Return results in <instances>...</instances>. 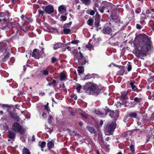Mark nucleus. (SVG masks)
<instances>
[{
  "label": "nucleus",
  "instance_id": "f257e3e1",
  "mask_svg": "<svg viewBox=\"0 0 154 154\" xmlns=\"http://www.w3.org/2000/svg\"><path fill=\"white\" fill-rule=\"evenodd\" d=\"M141 38L142 42L138 44L139 46L135 52V56L138 58L146 56L151 48L150 39L148 36L145 35H142Z\"/></svg>",
  "mask_w": 154,
  "mask_h": 154
},
{
  "label": "nucleus",
  "instance_id": "f03ea898",
  "mask_svg": "<svg viewBox=\"0 0 154 154\" xmlns=\"http://www.w3.org/2000/svg\"><path fill=\"white\" fill-rule=\"evenodd\" d=\"M84 88L85 90V92L89 94H93L94 95H97L100 91V89L98 87L93 84H91L88 86L85 85Z\"/></svg>",
  "mask_w": 154,
  "mask_h": 154
},
{
  "label": "nucleus",
  "instance_id": "7ed1b4c3",
  "mask_svg": "<svg viewBox=\"0 0 154 154\" xmlns=\"http://www.w3.org/2000/svg\"><path fill=\"white\" fill-rule=\"evenodd\" d=\"M115 122H110L106 126L105 130V134L106 135L111 134L116 128Z\"/></svg>",
  "mask_w": 154,
  "mask_h": 154
},
{
  "label": "nucleus",
  "instance_id": "20e7f679",
  "mask_svg": "<svg viewBox=\"0 0 154 154\" xmlns=\"http://www.w3.org/2000/svg\"><path fill=\"white\" fill-rule=\"evenodd\" d=\"M76 58L78 60L79 65H84L87 62L85 57L83 56L81 52H79V53H77L75 55L74 59H75Z\"/></svg>",
  "mask_w": 154,
  "mask_h": 154
},
{
  "label": "nucleus",
  "instance_id": "39448f33",
  "mask_svg": "<svg viewBox=\"0 0 154 154\" xmlns=\"http://www.w3.org/2000/svg\"><path fill=\"white\" fill-rule=\"evenodd\" d=\"M119 111L118 110H117L114 112L113 111H111L109 109L106 108V114H108L111 118H113L114 119L116 120L118 117L119 116Z\"/></svg>",
  "mask_w": 154,
  "mask_h": 154
},
{
  "label": "nucleus",
  "instance_id": "423d86ee",
  "mask_svg": "<svg viewBox=\"0 0 154 154\" xmlns=\"http://www.w3.org/2000/svg\"><path fill=\"white\" fill-rule=\"evenodd\" d=\"M12 129L15 132L22 134L24 132V129L17 122H14L13 123L12 125Z\"/></svg>",
  "mask_w": 154,
  "mask_h": 154
},
{
  "label": "nucleus",
  "instance_id": "0eeeda50",
  "mask_svg": "<svg viewBox=\"0 0 154 154\" xmlns=\"http://www.w3.org/2000/svg\"><path fill=\"white\" fill-rule=\"evenodd\" d=\"M9 115L12 118L15 119L17 122L20 121V118L16 113L10 112L9 113Z\"/></svg>",
  "mask_w": 154,
  "mask_h": 154
},
{
  "label": "nucleus",
  "instance_id": "6e6552de",
  "mask_svg": "<svg viewBox=\"0 0 154 154\" xmlns=\"http://www.w3.org/2000/svg\"><path fill=\"white\" fill-rule=\"evenodd\" d=\"M32 56L36 59H38L40 57H42V54H40L39 51H37V49H34L33 51Z\"/></svg>",
  "mask_w": 154,
  "mask_h": 154
},
{
  "label": "nucleus",
  "instance_id": "1a4fd4ad",
  "mask_svg": "<svg viewBox=\"0 0 154 154\" xmlns=\"http://www.w3.org/2000/svg\"><path fill=\"white\" fill-rule=\"evenodd\" d=\"M45 11L47 13L49 14H51L53 12L54 8L51 5H48L45 7Z\"/></svg>",
  "mask_w": 154,
  "mask_h": 154
},
{
  "label": "nucleus",
  "instance_id": "9d476101",
  "mask_svg": "<svg viewBox=\"0 0 154 154\" xmlns=\"http://www.w3.org/2000/svg\"><path fill=\"white\" fill-rule=\"evenodd\" d=\"M103 33L105 34H109L112 32V30L109 27L107 26L103 29Z\"/></svg>",
  "mask_w": 154,
  "mask_h": 154
},
{
  "label": "nucleus",
  "instance_id": "9b49d317",
  "mask_svg": "<svg viewBox=\"0 0 154 154\" xmlns=\"http://www.w3.org/2000/svg\"><path fill=\"white\" fill-rule=\"evenodd\" d=\"M48 71L47 69L42 70L40 71V73L38 74V77H41V76H42L43 75L45 76L48 75Z\"/></svg>",
  "mask_w": 154,
  "mask_h": 154
},
{
  "label": "nucleus",
  "instance_id": "f8f14e48",
  "mask_svg": "<svg viewBox=\"0 0 154 154\" xmlns=\"http://www.w3.org/2000/svg\"><path fill=\"white\" fill-rule=\"evenodd\" d=\"M100 19V17L99 15H96V18H95V21L94 22V25L96 26H97L99 25Z\"/></svg>",
  "mask_w": 154,
  "mask_h": 154
},
{
  "label": "nucleus",
  "instance_id": "ddd939ff",
  "mask_svg": "<svg viewBox=\"0 0 154 154\" xmlns=\"http://www.w3.org/2000/svg\"><path fill=\"white\" fill-rule=\"evenodd\" d=\"M38 143V146L41 147L42 150L43 151V148L45 147L46 146V142L45 141H42L41 142H39Z\"/></svg>",
  "mask_w": 154,
  "mask_h": 154
},
{
  "label": "nucleus",
  "instance_id": "4468645a",
  "mask_svg": "<svg viewBox=\"0 0 154 154\" xmlns=\"http://www.w3.org/2000/svg\"><path fill=\"white\" fill-rule=\"evenodd\" d=\"M86 129L91 133H94L95 132V129L92 127L88 126L87 127Z\"/></svg>",
  "mask_w": 154,
  "mask_h": 154
},
{
  "label": "nucleus",
  "instance_id": "2eb2a0df",
  "mask_svg": "<svg viewBox=\"0 0 154 154\" xmlns=\"http://www.w3.org/2000/svg\"><path fill=\"white\" fill-rule=\"evenodd\" d=\"M47 146L48 148L49 149H51L54 146V143L53 142L51 141L47 143Z\"/></svg>",
  "mask_w": 154,
  "mask_h": 154
},
{
  "label": "nucleus",
  "instance_id": "dca6fc26",
  "mask_svg": "<svg viewBox=\"0 0 154 154\" xmlns=\"http://www.w3.org/2000/svg\"><path fill=\"white\" fill-rule=\"evenodd\" d=\"M58 10L61 14H62L66 11L64 6L62 5L60 6L59 7Z\"/></svg>",
  "mask_w": 154,
  "mask_h": 154
},
{
  "label": "nucleus",
  "instance_id": "f3484780",
  "mask_svg": "<svg viewBox=\"0 0 154 154\" xmlns=\"http://www.w3.org/2000/svg\"><path fill=\"white\" fill-rule=\"evenodd\" d=\"M8 137L11 139H14V138L15 134L13 132L9 131L8 134Z\"/></svg>",
  "mask_w": 154,
  "mask_h": 154
},
{
  "label": "nucleus",
  "instance_id": "a211bd4d",
  "mask_svg": "<svg viewBox=\"0 0 154 154\" xmlns=\"http://www.w3.org/2000/svg\"><path fill=\"white\" fill-rule=\"evenodd\" d=\"M6 44L5 43H0V50L3 51L6 47Z\"/></svg>",
  "mask_w": 154,
  "mask_h": 154
},
{
  "label": "nucleus",
  "instance_id": "6ab92c4d",
  "mask_svg": "<svg viewBox=\"0 0 154 154\" xmlns=\"http://www.w3.org/2000/svg\"><path fill=\"white\" fill-rule=\"evenodd\" d=\"M23 154H31V153L29 150L27 148H24L23 150Z\"/></svg>",
  "mask_w": 154,
  "mask_h": 154
},
{
  "label": "nucleus",
  "instance_id": "aec40b11",
  "mask_svg": "<svg viewBox=\"0 0 154 154\" xmlns=\"http://www.w3.org/2000/svg\"><path fill=\"white\" fill-rule=\"evenodd\" d=\"M78 71L79 73H82L84 72L83 67L82 66H79L78 67Z\"/></svg>",
  "mask_w": 154,
  "mask_h": 154
},
{
  "label": "nucleus",
  "instance_id": "412c9836",
  "mask_svg": "<svg viewBox=\"0 0 154 154\" xmlns=\"http://www.w3.org/2000/svg\"><path fill=\"white\" fill-rule=\"evenodd\" d=\"M71 30L69 28H64L63 32L65 34H68L71 32Z\"/></svg>",
  "mask_w": 154,
  "mask_h": 154
},
{
  "label": "nucleus",
  "instance_id": "4be33fe9",
  "mask_svg": "<svg viewBox=\"0 0 154 154\" xmlns=\"http://www.w3.org/2000/svg\"><path fill=\"white\" fill-rule=\"evenodd\" d=\"M82 2L86 5H88L90 4V0H81Z\"/></svg>",
  "mask_w": 154,
  "mask_h": 154
},
{
  "label": "nucleus",
  "instance_id": "5701e85b",
  "mask_svg": "<svg viewBox=\"0 0 154 154\" xmlns=\"http://www.w3.org/2000/svg\"><path fill=\"white\" fill-rule=\"evenodd\" d=\"M93 22L94 21L93 20L91 19H89L88 20L87 23L88 25L91 26L93 24Z\"/></svg>",
  "mask_w": 154,
  "mask_h": 154
},
{
  "label": "nucleus",
  "instance_id": "b1692460",
  "mask_svg": "<svg viewBox=\"0 0 154 154\" xmlns=\"http://www.w3.org/2000/svg\"><path fill=\"white\" fill-rule=\"evenodd\" d=\"M130 85L132 90L134 91H136L137 88L136 85H134V83L133 82H131L130 83Z\"/></svg>",
  "mask_w": 154,
  "mask_h": 154
},
{
  "label": "nucleus",
  "instance_id": "393cba45",
  "mask_svg": "<svg viewBox=\"0 0 154 154\" xmlns=\"http://www.w3.org/2000/svg\"><path fill=\"white\" fill-rule=\"evenodd\" d=\"M62 45L61 43H58L57 44H56L54 47V49L56 50L58 48L60 47Z\"/></svg>",
  "mask_w": 154,
  "mask_h": 154
},
{
  "label": "nucleus",
  "instance_id": "a878e982",
  "mask_svg": "<svg viewBox=\"0 0 154 154\" xmlns=\"http://www.w3.org/2000/svg\"><path fill=\"white\" fill-rule=\"evenodd\" d=\"M112 20H118L119 18V16L117 15L113 14L111 15V16Z\"/></svg>",
  "mask_w": 154,
  "mask_h": 154
},
{
  "label": "nucleus",
  "instance_id": "bb28decb",
  "mask_svg": "<svg viewBox=\"0 0 154 154\" xmlns=\"http://www.w3.org/2000/svg\"><path fill=\"white\" fill-rule=\"evenodd\" d=\"M66 76L63 73H61L60 75V80L61 81L64 80L66 79Z\"/></svg>",
  "mask_w": 154,
  "mask_h": 154
},
{
  "label": "nucleus",
  "instance_id": "cd10ccee",
  "mask_svg": "<svg viewBox=\"0 0 154 154\" xmlns=\"http://www.w3.org/2000/svg\"><path fill=\"white\" fill-rule=\"evenodd\" d=\"M129 116L130 117L135 118L137 116V114L136 112H133L131 113V114H130Z\"/></svg>",
  "mask_w": 154,
  "mask_h": 154
},
{
  "label": "nucleus",
  "instance_id": "c85d7f7f",
  "mask_svg": "<svg viewBox=\"0 0 154 154\" xmlns=\"http://www.w3.org/2000/svg\"><path fill=\"white\" fill-rule=\"evenodd\" d=\"M106 9H107L104 6H103L101 8H100L99 9L100 11L102 13H103L104 10H106Z\"/></svg>",
  "mask_w": 154,
  "mask_h": 154
},
{
  "label": "nucleus",
  "instance_id": "c756f323",
  "mask_svg": "<svg viewBox=\"0 0 154 154\" xmlns=\"http://www.w3.org/2000/svg\"><path fill=\"white\" fill-rule=\"evenodd\" d=\"M48 103L45 106V109H46L47 111L49 113L50 111L49 107L48 106Z\"/></svg>",
  "mask_w": 154,
  "mask_h": 154
},
{
  "label": "nucleus",
  "instance_id": "7c9ffc66",
  "mask_svg": "<svg viewBox=\"0 0 154 154\" xmlns=\"http://www.w3.org/2000/svg\"><path fill=\"white\" fill-rule=\"evenodd\" d=\"M95 113L98 115H103V113L99 110H97L95 111Z\"/></svg>",
  "mask_w": 154,
  "mask_h": 154
},
{
  "label": "nucleus",
  "instance_id": "2f4dec72",
  "mask_svg": "<svg viewBox=\"0 0 154 154\" xmlns=\"http://www.w3.org/2000/svg\"><path fill=\"white\" fill-rule=\"evenodd\" d=\"M148 81L149 82H151L154 81V75L151 76L148 80Z\"/></svg>",
  "mask_w": 154,
  "mask_h": 154
},
{
  "label": "nucleus",
  "instance_id": "473e14b6",
  "mask_svg": "<svg viewBox=\"0 0 154 154\" xmlns=\"http://www.w3.org/2000/svg\"><path fill=\"white\" fill-rule=\"evenodd\" d=\"M53 119V117L52 116H50L48 119V123L51 124L52 123V120Z\"/></svg>",
  "mask_w": 154,
  "mask_h": 154
},
{
  "label": "nucleus",
  "instance_id": "72a5a7b5",
  "mask_svg": "<svg viewBox=\"0 0 154 154\" xmlns=\"http://www.w3.org/2000/svg\"><path fill=\"white\" fill-rule=\"evenodd\" d=\"M81 115L85 119H86L88 118V116L85 114L82 113L81 114Z\"/></svg>",
  "mask_w": 154,
  "mask_h": 154
},
{
  "label": "nucleus",
  "instance_id": "f704fd0d",
  "mask_svg": "<svg viewBox=\"0 0 154 154\" xmlns=\"http://www.w3.org/2000/svg\"><path fill=\"white\" fill-rule=\"evenodd\" d=\"M57 61L56 58L55 57H52L51 58V62L52 63H54Z\"/></svg>",
  "mask_w": 154,
  "mask_h": 154
},
{
  "label": "nucleus",
  "instance_id": "c9c22d12",
  "mask_svg": "<svg viewBox=\"0 0 154 154\" xmlns=\"http://www.w3.org/2000/svg\"><path fill=\"white\" fill-rule=\"evenodd\" d=\"M126 94L123 95L122 94L121 97V99L122 100H126Z\"/></svg>",
  "mask_w": 154,
  "mask_h": 154
},
{
  "label": "nucleus",
  "instance_id": "e433bc0d",
  "mask_svg": "<svg viewBox=\"0 0 154 154\" xmlns=\"http://www.w3.org/2000/svg\"><path fill=\"white\" fill-rule=\"evenodd\" d=\"M88 11L90 12L89 14L91 15H94L95 14V11L94 10H88Z\"/></svg>",
  "mask_w": 154,
  "mask_h": 154
},
{
  "label": "nucleus",
  "instance_id": "4c0bfd02",
  "mask_svg": "<svg viewBox=\"0 0 154 154\" xmlns=\"http://www.w3.org/2000/svg\"><path fill=\"white\" fill-rule=\"evenodd\" d=\"M130 148L131 152H134V146L133 145H131L130 146Z\"/></svg>",
  "mask_w": 154,
  "mask_h": 154
},
{
  "label": "nucleus",
  "instance_id": "58836bf2",
  "mask_svg": "<svg viewBox=\"0 0 154 154\" xmlns=\"http://www.w3.org/2000/svg\"><path fill=\"white\" fill-rule=\"evenodd\" d=\"M56 82V81L55 80H53L52 82H51L49 83L48 85L50 86L51 85L54 84Z\"/></svg>",
  "mask_w": 154,
  "mask_h": 154
},
{
  "label": "nucleus",
  "instance_id": "ea45409f",
  "mask_svg": "<svg viewBox=\"0 0 154 154\" xmlns=\"http://www.w3.org/2000/svg\"><path fill=\"white\" fill-rule=\"evenodd\" d=\"M61 18L62 21H65L66 20L67 17L66 16L62 15L61 17Z\"/></svg>",
  "mask_w": 154,
  "mask_h": 154
},
{
  "label": "nucleus",
  "instance_id": "a19ab883",
  "mask_svg": "<svg viewBox=\"0 0 154 154\" xmlns=\"http://www.w3.org/2000/svg\"><path fill=\"white\" fill-rule=\"evenodd\" d=\"M82 87L81 85H79L76 88V90H77V92H80L81 88Z\"/></svg>",
  "mask_w": 154,
  "mask_h": 154
},
{
  "label": "nucleus",
  "instance_id": "79ce46f5",
  "mask_svg": "<svg viewBox=\"0 0 154 154\" xmlns=\"http://www.w3.org/2000/svg\"><path fill=\"white\" fill-rule=\"evenodd\" d=\"M79 42V41L77 40H75L72 41L71 43L72 44H76Z\"/></svg>",
  "mask_w": 154,
  "mask_h": 154
},
{
  "label": "nucleus",
  "instance_id": "37998d69",
  "mask_svg": "<svg viewBox=\"0 0 154 154\" xmlns=\"http://www.w3.org/2000/svg\"><path fill=\"white\" fill-rule=\"evenodd\" d=\"M131 66L130 64L128 65V71H131Z\"/></svg>",
  "mask_w": 154,
  "mask_h": 154
},
{
  "label": "nucleus",
  "instance_id": "c03bdc74",
  "mask_svg": "<svg viewBox=\"0 0 154 154\" xmlns=\"http://www.w3.org/2000/svg\"><path fill=\"white\" fill-rule=\"evenodd\" d=\"M119 26H124V25H123V22L122 21H121L120 20H119Z\"/></svg>",
  "mask_w": 154,
  "mask_h": 154
},
{
  "label": "nucleus",
  "instance_id": "a18cd8bd",
  "mask_svg": "<svg viewBox=\"0 0 154 154\" xmlns=\"http://www.w3.org/2000/svg\"><path fill=\"white\" fill-rule=\"evenodd\" d=\"M140 100L141 99H140L138 98L137 97H135L134 99V101H135L136 102H139L140 101Z\"/></svg>",
  "mask_w": 154,
  "mask_h": 154
},
{
  "label": "nucleus",
  "instance_id": "49530a36",
  "mask_svg": "<svg viewBox=\"0 0 154 154\" xmlns=\"http://www.w3.org/2000/svg\"><path fill=\"white\" fill-rule=\"evenodd\" d=\"M71 24H72V22H70L68 24H65V27L67 26L68 27H69V26H70Z\"/></svg>",
  "mask_w": 154,
  "mask_h": 154
},
{
  "label": "nucleus",
  "instance_id": "de8ad7c7",
  "mask_svg": "<svg viewBox=\"0 0 154 154\" xmlns=\"http://www.w3.org/2000/svg\"><path fill=\"white\" fill-rule=\"evenodd\" d=\"M38 12L39 14H41L42 15L44 13V12L41 10H39Z\"/></svg>",
  "mask_w": 154,
  "mask_h": 154
},
{
  "label": "nucleus",
  "instance_id": "09e8293b",
  "mask_svg": "<svg viewBox=\"0 0 154 154\" xmlns=\"http://www.w3.org/2000/svg\"><path fill=\"white\" fill-rule=\"evenodd\" d=\"M39 52L40 53V54H42V56L43 57V55L44 54L43 49H42V50H41V51L40 52Z\"/></svg>",
  "mask_w": 154,
  "mask_h": 154
},
{
  "label": "nucleus",
  "instance_id": "8fccbe9b",
  "mask_svg": "<svg viewBox=\"0 0 154 154\" xmlns=\"http://www.w3.org/2000/svg\"><path fill=\"white\" fill-rule=\"evenodd\" d=\"M124 72V71L123 70H122L120 72V75H122Z\"/></svg>",
  "mask_w": 154,
  "mask_h": 154
},
{
  "label": "nucleus",
  "instance_id": "3c124183",
  "mask_svg": "<svg viewBox=\"0 0 154 154\" xmlns=\"http://www.w3.org/2000/svg\"><path fill=\"white\" fill-rule=\"evenodd\" d=\"M151 119L152 120H153L154 119V112L152 113V114Z\"/></svg>",
  "mask_w": 154,
  "mask_h": 154
},
{
  "label": "nucleus",
  "instance_id": "603ef678",
  "mask_svg": "<svg viewBox=\"0 0 154 154\" xmlns=\"http://www.w3.org/2000/svg\"><path fill=\"white\" fill-rule=\"evenodd\" d=\"M136 27L138 29H140L141 27L139 24H137L136 25Z\"/></svg>",
  "mask_w": 154,
  "mask_h": 154
},
{
  "label": "nucleus",
  "instance_id": "864d4df0",
  "mask_svg": "<svg viewBox=\"0 0 154 154\" xmlns=\"http://www.w3.org/2000/svg\"><path fill=\"white\" fill-rule=\"evenodd\" d=\"M2 20H3L4 21H6V19L5 18H3V19H0V22H1Z\"/></svg>",
  "mask_w": 154,
  "mask_h": 154
},
{
  "label": "nucleus",
  "instance_id": "5fc2aeb1",
  "mask_svg": "<svg viewBox=\"0 0 154 154\" xmlns=\"http://www.w3.org/2000/svg\"><path fill=\"white\" fill-rule=\"evenodd\" d=\"M35 140V137L34 136H33L32 137V141H34Z\"/></svg>",
  "mask_w": 154,
  "mask_h": 154
},
{
  "label": "nucleus",
  "instance_id": "6e6d98bb",
  "mask_svg": "<svg viewBox=\"0 0 154 154\" xmlns=\"http://www.w3.org/2000/svg\"><path fill=\"white\" fill-rule=\"evenodd\" d=\"M91 47V45H86V47L87 48H89Z\"/></svg>",
  "mask_w": 154,
  "mask_h": 154
},
{
  "label": "nucleus",
  "instance_id": "4d7b16f0",
  "mask_svg": "<svg viewBox=\"0 0 154 154\" xmlns=\"http://www.w3.org/2000/svg\"><path fill=\"white\" fill-rule=\"evenodd\" d=\"M103 122L102 120H101L100 121V122L99 125H100V126H102V125L103 124Z\"/></svg>",
  "mask_w": 154,
  "mask_h": 154
},
{
  "label": "nucleus",
  "instance_id": "13d9d810",
  "mask_svg": "<svg viewBox=\"0 0 154 154\" xmlns=\"http://www.w3.org/2000/svg\"><path fill=\"white\" fill-rule=\"evenodd\" d=\"M79 124L80 126H82L83 125V123L82 122H80L79 123Z\"/></svg>",
  "mask_w": 154,
  "mask_h": 154
},
{
  "label": "nucleus",
  "instance_id": "bf43d9fd",
  "mask_svg": "<svg viewBox=\"0 0 154 154\" xmlns=\"http://www.w3.org/2000/svg\"><path fill=\"white\" fill-rule=\"evenodd\" d=\"M101 141L102 142V143H103V137L102 136H101Z\"/></svg>",
  "mask_w": 154,
  "mask_h": 154
},
{
  "label": "nucleus",
  "instance_id": "052dcab7",
  "mask_svg": "<svg viewBox=\"0 0 154 154\" xmlns=\"http://www.w3.org/2000/svg\"><path fill=\"white\" fill-rule=\"evenodd\" d=\"M73 98L75 100H76L77 99V96L75 95L73 96Z\"/></svg>",
  "mask_w": 154,
  "mask_h": 154
},
{
  "label": "nucleus",
  "instance_id": "680f3d73",
  "mask_svg": "<svg viewBox=\"0 0 154 154\" xmlns=\"http://www.w3.org/2000/svg\"><path fill=\"white\" fill-rule=\"evenodd\" d=\"M106 141H108L109 139V137H107L106 139Z\"/></svg>",
  "mask_w": 154,
  "mask_h": 154
},
{
  "label": "nucleus",
  "instance_id": "e2e57ef3",
  "mask_svg": "<svg viewBox=\"0 0 154 154\" xmlns=\"http://www.w3.org/2000/svg\"><path fill=\"white\" fill-rule=\"evenodd\" d=\"M0 114H3V111H0Z\"/></svg>",
  "mask_w": 154,
  "mask_h": 154
},
{
  "label": "nucleus",
  "instance_id": "0e129e2a",
  "mask_svg": "<svg viewBox=\"0 0 154 154\" xmlns=\"http://www.w3.org/2000/svg\"><path fill=\"white\" fill-rule=\"evenodd\" d=\"M24 16L23 15H22V16L21 17L22 19H23L24 18Z\"/></svg>",
  "mask_w": 154,
  "mask_h": 154
},
{
  "label": "nucleus",
  "instance_id": "69168bd1",
  "mask_svg": "<svg viewBox=\"0 0 154 154\" xmlns=\"http://www.w3.org/2000/svg\"><path fill=\"white\" fill-rule=\"evenodd\" d=\"M71 115H72V116H74V113L73 112H71Z\"/></svg>",
  "mask_w": 154,
  "mask_h": 154
},
{
  "label": "nucleus",
  "instance_id": "338daca9",
  "mask_svg": "<svg viewBox=\"0 0 154 154\" xmlns=\"http://www.w3.org/2000/svg\"><path fill=\"white\" fill-rule=\"evenodd\" d=\"M78 9L79 10V9L80 8V5H79L78 6Z\"/></svg>",
  "mask_w": 154,
  "mask_h": 154
},
{
  "label": "nucleus",
  "instance_id": "774afa93",
  "mask_svg": "<svg viewBox=\"0 0 154 154\" xmlns=\"http://www.w3.org/2000/svg\"><path fill=\"white\" fill-rule=\"evenodd\" d=\"M46 113H43V114L42 115V116H44V115H46Z\"/></svg>",
  "mask_w": 154,
  "mask_h": 154
}]
</instances>
